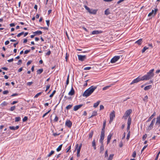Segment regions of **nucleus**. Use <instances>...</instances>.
Segmentation results:
<instances>
[{
  "instance_id": "1",
  "label": "nucleus",
  "mask_w": 160,
  "mask_h": 160,
  "mask_svg": "<svg viewBox=\"0 0 160 160\" xmlns=\"http://www.w3.org/2000/svg\"><path fill=\"white\" fill-rule=\"evenodd\" d=\"M154 69L151 70L149 72L147 73V74L142 77L141 78L139 77L133 80L131 83L130 84H132L133 83H137L140 81L144 80H148L152 78L154 75L153 72L154 71Z\"/></svg>"
},
{
  "instance_id": "2",
  "label": "nucleus",
  "mask_w": 160,
  "mask_h": 160,
  "mask_svg": "<svg viewBox=\"0 0 160 160\" xmlns=\"http://www.w3.org/2000/svg\"><path fill=\"white\" fill-rule=\"evenodd\" d=\"M97 88L96 86H91L83 92L82 96L86 97H88L92 94Z\"/></svg>"
},
{
  "instance_id": "3",
  "label": "nucleus",
  "mask_w": 160,
  "mask_h": 160,
  "mask_svg": "<svg viewBox=\"0 0 160 160\" xmlns=\"http://www.w3.org/2000/svg\"><path fill=\"white\" fill-rule=\"evenodd\" d=\"M132 112V110L131 109L127 110L125 112L122 118L124 119H126L127 118L128 116L130 115Z\"/></svg>"
},
{
  "instance_id": "4",
  "label": "nucleus",
  "mask_w": 160,
  "mask_h": 160,
  "mask_svg": "<svg viewBox=\"0 0 160 160\" xmlns=\"http://www.w3.org/2000/svg\"><path fill=\"white\" fill-rule=\"evenodd\" d=\"M115 117V112L113 111L110 114V120L109 121V123H111L113 121V119Z\"/></svg>"
},
{
  "instance_id": "5",
  "label": "nucleus",
  "mask_w": 160,
  "mask_h": 160,
  "mask_svg": "<svg viewBox=\"0 0 160 160\" xmlns=\"http://www.w3.org/2000/svg\"><path fill=\"white\" fill-rule=\"evenodd\" d=\"M82 144H81L80 146L78 147V144H77L76 145V149H77V156L78 157H79L80 156V150L81 149V148L82 147Z\"/></svg>"
},
{
  "instance_id": "6",
  "label": "nucleus",
  "mask_w": 160,
  "mask_h": 160,
  "mask_svg": "<svg viewBox=\"0 0 160 160\" xmlns=\"http://www.w3.org/2000/svg\"><path fill=\"white\" fill-rule=\"evenodd\" d=\"M120 58V56H115L111 59L110 62L111 63H114L119 59Z\"/></svg>"
},
{
  "instance_id": "7",
  "label": "nucleus",
  "mask_w": 160,
  "mask_h": 160,
  "mask_svg": "<svg viewBox=\"0 0 160 160\" xmlns=\"http://www.w3.org/2000/svg\"><path fill=\"white\" fill-rule=\"evenodd\" d=\"M155 118H154L153 119V120H152L151 122L150 125H149L148 128V130H150L151 129H152L153 127V125L154 124V123H155Z\"/></svg>"
},
{
  "instance_id": "8",
  "label": "nucleus",
  "mask_w": 160,
  "mask_h": 160,
  "mask_svg": "<svg viewBox=\"0 0 160 160\" xmlns=\"http://www.w3.org/2000/svg\"><path fill=\"white\" fill-rule=\"evenodd\" d=\"M78 60L82 61H83L86 58V57L85 55H78Z\"/></svg>"
},
{
  "instance_id": "9",
  "label": "nucleus",
  "mask_w": 160,
  "mask_h": 160,
  "mask_svg": "<svg viewBox=\"0 0 160 160\" xmlns=\"http://www.w3.org/2000/svg\"><path fill=\"white\" fill-rule=\"evenodd\" d=\"M72 122L70 120H67L65 123V125L68 128H71L72 126Z\"/></svg>"
},
{
  "instance_id": "10",
  "label": "nucleus",
  "mask_w": 160,
  "mask_h": 160,
  "mask_svg": "<svg viewBox=\"0 0 160 160\" xmlns=\"http://www.w3.org/2000/svg\"><path fill=\"white\" fill-rule=\"evenodd\" d=\"M102 31L94 30L92 32V34L93 35L98 34L102 33Z\"/></svg>"
},
{
  "instance_id": "11",
  "label": "nucleus",
  "mask_w": 160,
  "mask_h": 160,
  "mask_svg": "<svg viewBox=\"0 0 160 160\" xmlns=\"http://www.w3.org/2000/svg\"><path fill=\"white\" fill-rule=\"evenodd\" d=\"M158 9H155V10H152L151 12L149 13L148 14V16L150 17L151 16L154 14V15H155L156 13V12L157 11Z\"/></svg>"
},
{
  "instance_id": "12",
  "label": "nucleus",
  "mask_w": 160,
  "mask_h": 160,
  "mask_svg": "<svg viewBox=\"0 0 160 160\" xmlns=\"http://www.w3.org/2000/svg\"><path fill=\"white\" fill-rule=\"evenodd\" d=\"M82 104H80L78 105L75 106L73 108V110L74 111H76L79 109L82 106Z\"/></svg>"
},
{
  "instance_id": "13",
  "label": "nucleus",
  "mask_w": 160,
  "mask_h": 160,
  "mask_svg": "<svg viewBox=\"0 0 160 160\" xmlns=\"http://www.w3.org/2000/svg\"><path fill=\"white\" fill-rule=\"evenodd\" d=\"M105 136V134H101L100 136V142L101 144L103 143V140L104 139Z\"/></svg>"
},
{
  "instance_id": "14",
  "label": "nucleus",
  "mask_w": 160,
  "mask_h": 160,
  "mask_svg": "<svg viewBox=\"0 0 160 160\" xmlns=\"http://www.w3.org/2000/svg\"><path fill=\"white\" fill-rule=\"evenodd\" d=\"M75 93V91L72 87L70 91L68 93V95L72 96Z\"/></svg>"
},
{
  "instance_id": "15",
  "label": "nucleus",
  "mask_w": 160,
  "mask_h": 160,
  "mask_svg": "<svg viewBox=\"0 0 160 160\" xmlns=\"http://www.w3.org/2000/svg\"><path fill=\"white\" fill-rule=\"evenodd\" d=\"M112 134L110 133L107 137V144H108L110 142L111 137L112 136Z\"/></svg>"
},
{
  "instance_id": "16",
  "label": "nucleus",
  "mask_w": 160,
  "mask_h": 160,
  "mask_svg": "<svg viewBox=\"0 0 160 160\" xmlns=\"http://www.w3.org/2000/svg\"><path fill=\"white\" fill-rule=\"evenodd\" d=\"M156 125H157L160 126V114L159 116L157 117V121L156 122Z\"/></svg>"
},
{
  "instance_id": "17",
  "label": "nucleus",
  "mask_w": 160,
  "mask_h": 160,
  "mask_svg": "<svg viewBox=\"0 0 160 160\" xmlns=\"http://www.w3.org/2000/svg\"><path fill=\"white\" fill-rule=\"evenodd\" d=\"M19 128V126H17L15 127L14 126H10L9 127V128L11 130H15L18 129Z\"/></svg>"
},
{
  "instance_id": "18",
  "label": "nucleus",
  "mask_w": 160,
  "mask_h": 160,
  "mask_svg": "<svg viewBox=\"0 0 160 160\" xmlns=\"http://www.w3.org/2000/svg\"><path fill=\"white\" fill-rule=\"evenodd\" d=\"M156 115V112H154L152 115L148 118V120L147 121V122L150 121L152 119L153 117L154 116Z\"/></svg>"
},
{
  "instance_id": "19",
  "label": "nucleus",
  "mask_w": 160,
  "mask_h": 160,
  "mask_svg": "<svg viewBox=\"0 0 160 160\" xmlns=\"http://www.w3.org/2000/svg\"><path fill=\"white\" fill-rule=\"evenodd\" d=\"M142 39L141 38L139 39L138 41H136L135 42V43H137L138 45H140L142 44Z\"/></svg>"
},
{
  "instance_id": "20",
  "label": "nucleus",
  "mask_w": 160,
  "mask_h": 160,
  "mask_svg": "<svg viewBox=\"0 0 160 160\" xmlns=\"http://www.w3.org/2000/svg\"><path fill=\"white\" fill-rule=\"evenodd\" d=\"M97 11L96 10L90 9V11L88 12H89V13H90L95 14L97 12Z\"/></svg>"
},
{
  "instance_id": "21",
  "label": "nucleus",
  "mask_w": 160,
  "mask_h": 160,
  "mask_svg": "<svg viewBox=\"0 0 160 160\" xmlns=\"http://www.w3.org/2000/svg\"><path fill=\"white\" fill-rule=\"evenodd\" d=\"M42 33V32L41 31H37L33 32V33L35 34V36L37 35H39L41 34Z\"/></svg>"
},
{
  "instance_id": "22",
  "label": "nucleus",
  "mask_w": 160,
  "mask_h": 160,
  "mask_svg": "<svg viewBox=\"0 0 160 160\" xmlns=\"http://www.w3.org/2000/svg\"><path fill=\"white\" fill-rule=\"evenodd\" d=\"M100 102V101H97L96 103H94L93 105V107L95 108H97Z\"/></svg>"
},
{
  "instance_id": "23",
  "label": "nucleus",
  "mask_w": 160,
  "mask_h": 160,
  "mask_svg": "<svg viewBox=\"0 0 160 160\" xmlns=\"http://www.w3.org/2000/svg\"><path fill=\"white\" fill-rule=\"evenodd\" d=\"M152 88V86L151 85H148L146 86L144 88V90L146 91Z\"/></svg>"
},
{
  "instance_id": "24",
  "label": "nucleus",
  "mask_w": 160,
  "mask_h": 160,
  "mask_svg": "<svg viewBox=\"0 0 160 160\" xmlns=\"http://www.w3.org/2000/svg\"><path fill=\"white\" fill-rule=\"evenodd\" d=\"M104 150V145L103 143L101 144V145L100 147V153L102 152V151H103Z\"/></svg>"
},
{
  "instance_id": "25",
  "label": "nucleus",
  "mask_w": 160,
  "mask_h": 160,
  "mask_svg": "<svg viewBox=\"0 0 160 160\" xmlns=\"http://www.w3.org/2000/svg\"><path fill=\"white\" fill-rule=\"evenodd\" d=\"M131 123V118L129 117L128 119V121L127 122L128 125H130Z\"/></svg>"
},
{
  "instance_id": "26",
  "label": "nucleus",
  "mask_w": 160,
  "mask_h": 160,
  "mask_svg": "<svg viewBox=\"0 0 160 160\" xmlns=\"http://www.w3.org/2000/svg\"><path fill=\"white\" fill-rule=\"evenodd\" d=\"M43 71V69H40L38 70L37 72V74H40L41 73H42Z\"/></svg>"
},
{
  "instance_id": "27",
  "label": "nucleus",
  "mask_w": 160,
  "mask_h": 160,
  "mask_svg": "<svg viewBox=\"0 0 160 160\" xmlns=\"http://www.w3.org/2000/svg\"><path fill=\"white\" fill-rule=\"evenodd\" d=\"M148 96L146 95V96L143 99V101H144L145 102H147L148 101Z\"/></svg>"
},
{
  "instance_id": "28",
  "label": "nucleus",
  "mask_w": 160,
  "mask_h": 160,
  "mask_svg": "<svg viewBox=\"0 0 160 160\" xmlns=\"http://www.w3.org/2000/svg\"><path fill=\"white\" fill-rule=\"evenodd\" d=\"M104 14L106 15H108L110 14V12L109 11L108 9H107L105 10L104 12Z\"/></svg>"
},
{
  "instance_id": "29",
  "label": "nucleus",
  "mask_w": 160,
  "mask_h": 160,
  "mask_svg": "<svg viewBox=\"0 0 160 160\" xmlns=\"http://www.w3.org/2000/svg\"><path fill=\"white\" fill-rule=\"evenodd\" d=\"M62 144H61L59 146L58 148L57 149V151L58 152H59L60 151L61 149L62 148Z\"/></svg>"
},
{
  "instance_id": "30",
  "label": "nucleus",
  "mask_w": 160,
  "mask_h": 160,
  "mask_svg": "<svg viewBox=\"0 0 160 160\" xmlns=\"http://www.w3.org/2000/svg\"><path fill=\"white\" fill-rule=\"evenodd\" d=\"M93 131H91L89 134V138H92L93 134Z\"/></svg>"
},
{
  "instance_id": "31",
  "label": "nucleus",
  "mask_w": 160,
  "mask_h": 160,
  "mask_svg": "<svg viewBox=\"0 0 160 160\" xmlns=\"http://www.w3.org/2000/svg\"><path fill=\"white\" fill-rule=\"evenodd\" d=\"M72 106V105H69L66 107V109L67 110H68L71 108Z\"/></svg>"
},
{
  "instance_id": "32",
  "label": "nucleus",
  "mask_w": 160,
  "mask_h": 160,
  "mask_svg": "<svg viewBox=\"0 0 160 160\" xmlns=\"http://www.w3.org/2000/svg\"><path fill=\"white\" fill-rule=\"evenodd\" d=\"M148 49V48L146 47V46L144 47L143 49L142 50V52L143 53L145 51Z\"/></svg>"
},
{
  "instance_id": "33",
  "label": "nucleus",
  "mask_w": 160,
  "mask_h": 160,
  "mask_svg": "<svg viewBox=\"0 0 160 160\" xmlns=\"http://www.w3.org/2000/svg\"><path fill=\"white\" fill-rule=\"evenodd\" d=\"M54 152V151H52L50 152L49 153V154L48 155V157H50L52 155Z\"/></svg>"
},
{
  "instance_id": "34",
  "label": "nucleus",
  "mask_w": 160,
  "mask_h": 160,
  "mask_svg": "<svg viewBox=\"0 0 160 160\" xmlns=\"http://www.w3.org/2000/svg\"><path fill=\"white\" fill-rule=\"evenodd\" d=\"M21 118L19 117H16L15 118V122H18L20 120Z\"/></svg>"
},
{
  "instance_id": "35",
  "label": "nucleus",
  "mask_w": 160,
  "mask_h": 160,
  "mask_svg": "<svg viewBox=\"0 0 160 160\" xmlns=\"http://www.w3.org/2000/svg\"><path fill=\"white\" fill-rule=\"evenodd\" d=\"M130 131H129L128 132V134L127 136V139L128 140L129 139L130 137Z\"/></svg>"
},
{
  "instance_id": "36",
  "label": "nucleus",
  "mask_w": 160,
  "mask_h": 160,
  "mask_svg": "<svg viewBox=\"0 0 160 160\" xmlns=\"http://www.w3.org/2000/svg\"><path fill=\"white\" fill-rule=\"evenodd\" d=\"M113 156H114V155L113 154H110L109 155V157L108 158V159H109L110 160H112Z\"/></svg>"
},
{
  "instance_id": "37",
  "label": "nucleus",
  "mask_w": 160,
  "mask_h": 160,
  "mask_svg": "<svg viewBox=\"0 0 160 160\" xmlns=\"http://www.w3.org/2000/svg\"><path fill=\"white\" fill-rule=\"evenodd\" d=\"M42 93V92H40L38 93L34 96V98H38L39 95H40Z\"/></svg>"
},
{
  "instance_id": "38",
  "label": "nucleus",
  "mask_w": 160,
  "mask_h": 160,
  "mask_svg": "<svg viewBox=\"0 0 160 160\" xmlns=\"http://www.w3.org/2000/svg\"><path fill=\"white\" fill-rule=\"evenodd\" d=\"M15 108H16V107L15 106L12 107H11L10 109V110L11 111H12L15 109Z\"/></svg>"
},
{
  "instance_id": "39",
  "label": "nucleus",
  "mask_w": 160,
  "mask_h": 160,
  "mask_svg": "<svg viewBox=\"0 0 160 160\" xmlns=\"http://www.w3.org/2000/svg\"><path fill=\"white\" fill-rule=\"evenodd\" d=\"M51 111V109H50L49 110L48 112L44 113L43 115L42 116V117L43 118H44L47 114H48Z\"/></svg>"
},
{
  "instance_id": "40",
  "label": "nucleus",
  "mask_w": 160,
  "mask_h": 160,
  "mask_svg": "<svg viewBox=\"0 0 160 160\" xmlns=\"http://www.w3.org/2000/svg\"><path fill=\"white\" fill-rule=\"evenodd\" d=\"M55 92H56V91L55 90H54L53 91V92L50 95L49 97L50 98L52 97L54 95V94L55 93Z\"/></svg>"
},
{
  "instance_id": "41",
  "label": "nucleus",
  "mask_w": 160,
  "mask_h": 160,
  "mask_svg": "<svg viewBox=\"0 0 160 160\" xmlns=\"http://www.w3.org/2000/svg\"><path fill=\"white\" fill-rule=\"evenodd\" d=\"M111 87V86H107L106 87H104L103 88H102V90H105L106 89H108V88H109V87Z\"/></svg>"
},
{
  "instance_id": "42",
  "label": "nucleus",
  "mask_w": 160,
  "mask_h": 160,
  "mask_svg": "<svg viewBox=\"0 0 160 160\" xmlns=\"http://www.w3.org/2000/svg\"><path fill=\"white\" fill-rule=\"evenodd\" d=\"M105 127H103L102 128V129L101 133V134H104L105 133Z\"/></svg>"
},
{
  "instance_id": "43",
  "label": "nucleus",
  "mask_w": 160,
  "mask_h": 160,
  "mask_svg": "<svg viewBox=\"0 0 160 160\" xmlns=\"http://www.w3.org/2000/svg\"><path fill=\"white\" fill-rule=\"evenodd\" d=\"M24 33V32H21V33H18L17 35V37H20L21 35H23V34Z\"/></svg>"
},
{
  "instance_id": "44",
  "label": "nucleus",
  "mask_w": 160,
  "mask_h": 160,
  "mask_svg": "<svg viewBox=\"0 0 160 160\" xmlns=\"http://www.w3.org/2000/svg\"><path fill=\"white\" fill-rule=\"evenodd\" d=\"M97 114V112L96 111H93L92 113V115L94 117L96 116Z\"/></svg>"
},
{
  "instance_id": "45",
  "label": "nucleus",
  "mask_w": 160,
  "mask_h": 160,
  "mask_svg": "<svg viewBox=\"0 0 160 160\" xmlns=\"http://www.w3.org/2000/svg\"><path fill=\"white\" fill-rule=\"evenodd\" d=\"M28 117L26 116H25L22 119V121L24 122L27 120H28Z\"/></svg>"
},
{
  "instance_id": "46",
  "label": "nucleus",
  "mask_w": 160,
  "mask_h": 160,
  "mask_svg": "<svg viewBox=\"0 0 160 160\" xmlns=\"http://www.w3.org/2000/svg\"><path fill=\"white\" fill-rule=\"evenodd\" d=\"M136 151H134L133 152V153L132 154V157L133 158H135L136 156Z\"/></svg>"
},
{
  "instance_id": "47",
  "label": "nucleus",
  "mask_w": 160,
  "mask_h": 160,
  "mask_svg": "<svg viewBox=\"0 0 160 160\" xmlns=\"http://www.w3.org/2000/svg\"><path fill=\"white\" fill-rule=\"evenodd\" d=\"M92 146L93 147H94V146H96V143H95V140H93L92 141Z\"/></svg>"
},
{
  "instance_id": "48",
  "label": "nucleus",
  "mask_w": 160,
  "mask_h": 160,
  "mask_svg": "<svg viewBox=\"0 0 160 160\" xmlns=\"http://www.w3.org/2000/svg\"><path fill=\"white\" fill-rule=\"evenodd\" d=\"M50 85L48 84L47 85L46 87V89L45 90V92H46L50 88Z\"/></svg>"
},
{
  "instance_id": "49",
  "label": "nucleus",
  "mask_w": 160,
  "mask_h": 160,
  "mask_svg": "<svg viewBox=\"0 0 160 160\" xmlns=\"http://www.w3.org/2000/svg\"><path fill=\"white\" fill-rule=\"evenodd\" d=\"M58 117L57 116H56L54 119V121L55 122H57L58 121Z\"/></svg>"
},
{
  "instance_id": "50",
  "label": "nucleus",
  "mask_w": 160,
  "mask_h": 160,
  "mask_svg": "<svg viewBox=\"0 0 160 160\" xmlns=\"http://www.w3.org/2000/svg\"><path fill=\"white\" fill-rule=\"evenodd\" d=\"M84 8L88 11V12H89L90 9L86 5L84 6Z\"/></svg>"
},
{
  "instance_id": "51",
  "label": "nucleus",
  "mask_w": 160,
  "mask_h": 160,
  "mask_svg": "<svg viewBox=\"0 0 160 160\" xmlns=\"http://www.w3.org/2000/svg\"><path fill=\"white\" fill-rule=\"evenodd\" d=\"M91 68V67H85V68H84V70H90Z\"/></svg>"
},
{
  "instance_id": "52",
  "label": "nucleus",
  "mask_w": 160,
  "mask_h": 160,
  "mask_svg": "<svg viewBox=\"0 0 160 160\" xmlns=\"http://www.w3.org/2000/svg\"><path fill=\"white\" fill-rule=\"evenodd\" d=\"M33 83V82H28L27 83V85L28 86H30L31 84H32Z\"/></svg>"
},
{
  "instance_id": "53",
  "label": "nucleus",
  "mask_w": 160,
  "mask_h": 160,
  "mask_svg": "<svg viewBox=\"0 0 160 160\" xmlns=\"http://www.w3.org/2000/svg\"><path fill=\"white\" fill-rule=\"evenodd\" d=\"M8 93V90H6L4 91L3 92V94H7Z\"/></svg>"
},
{
  "instance_id": "54",
  "label": "nucleus",
  "mask_w": 160,
  "mask_h": 160,
  "mask_svg": "<svg viewBox=\"0 0 160 160\" xmlns=\"http://www.w3.org/2000/svg\"><path fill=\"white\" fill-rule=\"evenodd\" d=\"M30 51V50H25V51H24V53L25 54H27Z\"/></svg>"
},
{
  "instance_id": "55",
  "label": "nucleus",
  "mask_w": 160,
  "mask_h": 160,
  "mask_svg": "<svg viewBox=\"0 0 160 160\" xmlns=\"http://www.w3.org/2000/svg\"><path fill=\"white\" fill-rule=\"evenodd\" d=\"M71 148V146H69L66 149V152H68L70 150V149Z\"/></svg>"
},
{
  "instance_id": "56",
  "label": "nucleus",
  "mask_w": 160,
  "mask_h": 160,
  "mask_svg": "<svg viewBox=\"0 0 160 160\" xmlns=\"http://www.w3.org/2000/svg\"><path fill=\"white\" fill-rule=\"evenodd\" d=\"M147 137V134H145L143 136V137H142V139L143 140H144Z\"/></svg>"
},
{
  "instance_id": "57",
  "label": "nucleus",
  "mask_w": 160,
  "mask_h": 160,
  "mask_svg": "<svg viewBox=\"0 0 160 160\" xmlns=\"http://www.w3.org/2000/svg\"><path fill=\"white\" fill-rule=\"evenodd\" d=\"M104 108V107L103 105H100V110H102Z\"/></svg>"
},
{
  "instance_id": "58",
  "label": "nucleus",
  "mask_w": 160,
  "mask_h": 160,
  "mask_svg": "<svg viewBox=\"0 0 160 160\" xmlns=\"http://www.w3.org/2000/svg\"><path fill=\"white\" fill-rule=\"evenodd\" d=\"M46 22L47 23V24L48 27L49 26L50 22H49V20H47L46 21Z\"/></svg>"
},
{
  "instance_id": "59",
  "label": "nucleus",
  "mask_w": 160,
  "mask_h": 160,
  "mask_svg": "<svg viewBox=\"0 0 160 160\" xmlns=\"http://www.w3.org/2000/svg\"><path fill=\"white\" fill-rule=\"evenodd\" d=\"M125 0H120L117 2V3L118 4H119Z\"/></svg>"
},
{
  "instance_id": "60",
  "label": "nucleus",
  "mask_w": 160,
  "mask_h": 160,
  "mask_svg": "<svg viewBox=\"0 0 160 160\" xmlns=\"http://www.w3.org/2000/svg\"><path fill=\"white\" fill-rule=\"evenodd\" d=\"M22 61L21 60H19L18 61V62L17 63V64L18 65H19L21 63H22Z\"/></svg>"
},
{
  "instance_id": "61",
  "label": "nucleus",
  "mask_w": 160,
  "mask_h": 160,
  "mask_svg": "<svg viewBox=\"0 0 160 160\" xmlns=\"http://www.w3.org/2000/svg\"><path fill=\"white\" fill-rule=\"evenodd\" d=\"M18 94L17 93H14V94H12L11 95V97H14V96H18Z\"/></svg>"
},
{
  "instance_id": "62",
  "label": "nucleus",
  "mask_w": 160,
  "mask_h": 160,
  "mask_svg": "<svg viewBox=\"0 0 160 160\" xmlns=\"http://www.w3.org/2000/svg\"><path fill=\"white\" fill-rule=\"evenodd\" d=\"M147 146V145L144 146V147H143V148H142V150H141L142 152L146 148Z\"/></svg>"
},
{
  "instance_id": "63",
  "label": "nucleus",
  "mask_w": 160,
  "mask_h": 160,
  "mask_svg": "<svg viewBox=\"0 0 160 160\" xmlns=\"http://www.w3.org/2000/svg\"><path fill=\"white\" fill-rule=\"evenodd\" d=\"M9 43V41H7L5 42V45H7Z\"/></svg>"
},
{
  "instance_id": "64",
  "label": "nucleus",
  "mask_w": 160,
  "mask_h": 160,
  "mask_svg": "<svg viewBox=\"0 0 160 160\" xmlns=\"http://www.w3.org/2000/svg\"><path fill=\"white\" fill-rule=\"evenodd\" d=\"M32 62V61H28V62H27V65L28 66Z\"/></svg>"
}]
</instances>
